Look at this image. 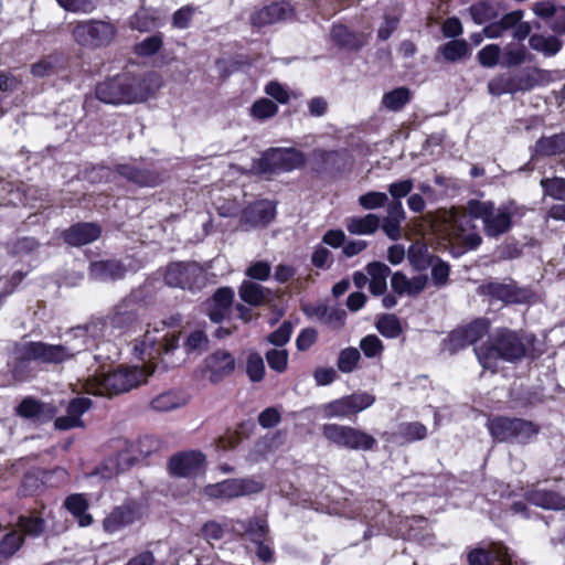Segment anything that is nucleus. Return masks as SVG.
Here are the masks:
<instances>
[{"label":"nucleus","mask_w":565,"mask_h":565,"mask_svg":"<svg viewBox=\"0 0 565 565\" xmlns=\"http://www.w3.org/2000/svg\"><path fill=\"white\" fill-rule=\"evenodd\" d=\"M361 359L359 349L350 347L345 348L339 353L337 366L342 373H351L355 370L358 362Z\"/></svg>","instance_id":"obj_47"},{"label":"nucleus","mask_w":565,"mask_h":565,"mask_svg":"<svg viewBox=\"0 0 565 565\" xmlns=\"http://www.w3.org/2000/svg\"><path fill=\"white\" fill-rule=\"evenodd\" d=\"M263 489L264 484L254 478H236L209 484L204 488V493L210 498L233 499L258 493Z\"/></svg>","instance_id":"obj_15"},{"label":"nucleus","mask_w":565,"mask_h":565,"mask_svg":"<svg viewBox=\"0 0 565 565\" xmlns=\"http://www.w3.org/2000/svg\"><path fill=\"white\" fill-rule=\"evenodd\" d=\"M141 306L134 297L121 300L114 309L109 318L111 328L118 330L119 333H127L135 330L139 322V309Z\"/></svg>","instance_id":"obj_18"},{"label":"nucleus","mask_w":565,"mask_h":565,"mask_svg":"<svg viewBox=\"0 0 565 565\" xmlns=\"http://www.w3.org/2000/svg\"><path fill=\"white\" fill-rule=\"evenodd\" d=\"M270 264L264 260L250 264L245 271L247 277L256 280H267L270 276Z\"/></svg>","instance_id":"obj_63"},{"label":"nucleus","mask_w":565,"mask_h":565,"mask_svg":"<svg viewBox=\"0 0 565 565\" xmlns=\"http://www.w3.org/2000/svg\"><path fill=\"white\" fill-rule=\"evenodd\" d=\"M321 431L329 443L345 449L369 451L376 445L373 436L351 426L324 424Z\"/></svg>","instance_id":"obj_9"},{"label":"nucleus","mask_w":565,"mask_h":565,"mask_svg":"<svg viewBox=\"0 0 565 565\" xmlns=\"http://www.w3.org/2000/svg\"><path fill=\"white\" fill-rule=\"evenodd\" d=\"M179 338L174 334L171 337H164V342L156 344V339L150 335L148 330L145 334V339L140 344L135 345V350L139 352L142 359H154L157 355H168L174 349L178 348Z\"/></svg>","instance_id":"obj_22"},{"label":"nucleus","mask_w":565,"mask_h":565,"mask_svg":"<svg viewBox=\"0 0 565 565\" xmlns=\"http://www.w3.org/2000/svg\"><path fill=\"white\" fill-rule=\"evenodd\" d=\"M408 259L417 268H425L428 265V250L423 244H413L408 249Z\"/></svg>","instance_id":"obj_60"},{"label":"nucleus","mask_w":565,"mask_h":565,"mask_svg":"<svg viewBox=\"0 0 565 565\" xmlns=\"http://www.w3.org/2000/svg\"><path fill=\"white\" fill-rule=\"evenodd\" d=\"M209 339L206 334L201 330L191 332L184 343L185 351L188 353L196 352L201 353L206 350Z\"/></svg>","instance_id":"obj_59"},{"label":"nucleus","mask_w":565,"mask_h":565,"mask_svg":"<svg viewBox=\"0 0 565 565\" xmlns=\"http://www.w3.org/2000/svg\"><path fill=\"white\" fill-rule=\"evenodd\" d=\"M347 399L349 403L351 415L369 408L375 402V397L365 392L348 395Z\"/></svg>","instance_id":"obj_51"},{"label":"nucleus","mask_w":565,"mask_h":565,"mask_svg":"<svg viewBox=\"0 0 565 565\" xmlns=\"http://www.w3.org/2000/svg\"><path fill=\"white\" fill-rule=\"evenodd\" d=\"M533 58L526 46L522 43H508L503 47V62L504 66H518L525 62H531Z\"/></svg>","instance_id":"obj_39"},{"label":"nucleus","mask_w":565,"mask_h":565,"mask_svg":"<svg viewBox=\"0 0 565 565\" xmlns=\"http://www.w3.org/2000/svg\"><path fill=\"white\" fill-rule=\"evenodd\" d=\"M479 292L503 302L518 301V294L513 285L491 281L479 287Z\"/></svg>","instance_id":"obj_37"},{"label":"nucleus","mask_w":565,"mask_h":565,"mask_svg":"<svg viewBox=\"0 0 565 565\" xmlns=\"http://www.w3.org/2000/svg\"><path fill=\"white\" fill-rule=\"evenodd\" d=\"M196 12V8L193 6H184L177 10L172 17V25L177 29H186Z\"/></svg>","instance_id":"obj_61"},{"label":"nucleus","mask_w":565,"mask_h":565,"mask_svg":"<svg viewBox=\"0 0 565 565\" xmlns=\"http://www.w3.org/2000/svg\"><path fill=\"white\" fill-rule=\"evenodd\" d=\"M241 299L250 305V306H259L266 301L270 291L250 280H244L238 290Z\"/></svg>","instance_id":"obj_38"},{"label":"nucleus","mask_w":565,"mask_h":565,"mask_svg":"<svg viewBox=\"0 0 565 565\" xmlns=\"http://www.w3.org/2000/svg\"><path fill=\"white\" fill-rule=\"evenodd\" d=\"M523 15L522 10L505 13L499 21L488 24L483 29V34L488 39H498L510 31L513 40L522 42L529 38L532 31L531 24L522 21Z\"/></svg>","instance_id":"obj_13"},{"label":"nucleus","mask_w":565,"mask_h":565,"mask_svg":"<svg viewBox=\"0 0 565 565\" xmlns=\"http://www.w3.org/2000/svg\"><path fill=\"white\" fill-rule=\"evenodd\" d=\"M138 454L137 445L128 440H119L116 452L104 460L98 473L104 479H111L126 472L138 460Z\"/></svg>","instance_id":"obj_14"},{"label":"nucleus","mask_w":565,"mask_h":565,"mask_svg":"<svg viewBox=\"0 0 565 565\" xmlns=\"http://www.w3.org/2000/svg\"><path fill=\"white\" fill-rule=\"evenodd\" d=\"M541 186L545 195L555 200H565V179L545 178L541 180Z\"/></svg>","instance_id":"obj_49"},{"label":"nucleus","mask_w":565,"mask_h":565,"mask_svg":"<svg viewBox=\"0 0 565 565\" xmlns=\"http://www.w3.org/2000/svg\"><path fill=\"white\" fill-rule=\"evenodd\" d=\"M64 507L77 519L79 526H89L93 523L92 514L87 513L89 507L88 500L82 493L68 495L64 501Z\"/></svg>","instance_id":"obj_34"},{"label":"nucleus","mask_w":565,"mask_h":565,"mask_svg":"<svg viewBox=\"0 0 565 565\" xmlns=\"http://www.w3.org/2000/svg\"><path fill=\"white\" fill-rule=\"evenodd\" d=\"M90 406L92 401L87 397L74 398L67 406V414L55 419V428L60 430H67L75 427H82L83 420L81 417L90 408Z\"/></svg>","instance_id":"obj_20"},{"label":"nucleus","mask_w":565,"mask_h":565,"mask_svg":"<svg viewBox=\"0 0 565 565\" xmlns=\"http://www.w3.org/2000/svg\"><path fill=\"white\" fill-rule=\"evenodd\" d=\"M525 499L533 505L545 510H565V497L558 492L530 488L525 491Z\"/></svg>","instance_id":"obj_24"},{"label":"nucleus","mask_w":565,"mask_h":565,"mask_svg":"<svg viewBox=\"0 0 565 565\" xmlns=\"http://www.w3.org/2000/svg\"><path fill=\"white\" fill-rule=\"evenodd\" d=\"M470 14L477 24H483L491 20L495 12L494 9L486 1H480L470 7Z\"/></svg>","instance_id":"obj_58"},{"label":"nucleus","mask_w":565,"mask_h":565,"mask_svg":"<svg viewBox=\"0 0 565 565\" xmlns=\"http://www.w3.org/2000/svg\"><path fill=\"white\" fill-rule=\"evenodd\" d=\"M475 217L467 213H455L451 215V224L449 228L450 253L455 257H460L469 250L477 249L482 237L477 225L473 223Z\"/></svg>","instance_id":"obj_7"},{"label":"nucleus","mask_w":565,"mask_h":565,"mask_svg":"<svg viewBox=\"0 0 565 565\" xmlns=\"http://www.w3.org/2000/svg\"><path fill=\"white\" fill-rule=\"evenodd\" d=\"M73 40L83 47L98 49L108 45L115 38V26L103 20L78 21L72 28Z\"/></svg>","instance_id":"obj_10"},{"label":"nucleus","mask_w":565,"mask_h":565,"mask_svg":"<svg viewBox=\"0 0 565 565\" xmlns=\"http://www.w3.org/2000/svg\"><path fill=\"white\" fill-rule=\"evenodd\" d=\"M331 36L337 44L349 50H358L362 46V42L344 25H334Z\"/></svg>","instance_id":"obj_44"},{"label":"nucleus","mask_w":565,"mask_h":565,"mask_svg":"<svg viewBox=\"0 0 565 565\" xmlns=\"http://www.w3.org/2000/svg\"><path fill=\"white\" fill-rule=\"evenodd\" d=\"M466 210L476 220H481L488 237L498 238L510 231L514 217H522L525 207L509 201L495 206L492 201L469 200Z\"/></svg>","instance_id":"obj_3"},{"label":"nucleus","mask_w":565,"mask_h":565,"mask_svg":"<svg viewBox=\"0 0 565 565\" xmlns=\"http://www.w3.org/2000/svg\"><path fill=\"white\" fill-rule=\"evenodd\" d=\"M185 404V398L175 392H164L151 401V407L158 412H169Z\"/></svg>","instance_id":"obj_42"},{"label":"nucleus","mask_w":565,"mask_h":565,"mask_svg":"<svg viewBox=\"0 0 565 565\" xmlns=\"http://www.w3.org/2000/svg\"><path fill=\"white\" fill-rule=\"evenodd\" d=\"M291 332H292L291 323L288 321H284L281 323V326L276 331H274L273 333H270L268 335L267 340L269 343H271L274 345L282 347L289 341V339L291 337Z\"/></svg>","instance_id":"obj_64"},{"label":"nucleus","mask_w":565,"mask_h":565,"mask_svg":"<svg viewBox=\"0 0 565 565\" xmlns=\"http://www.w3.org/2000/svg\"><path fill=\"white\" fill-rule=\"evenodd\" d=\"M388 198L386 193L370 191L359 198V204L365 210H375L385 206Z\"/></svg>","instance_id":"obj_55"},{"label":"nucleus","mask_w":565,"mask_h":565,"mask_svg":"<svg viewBox=\"0 0 565 565\" xmlns=\"http://www.w3.org/2000/svg\"><path fill=\"white\" fill-rule=\"evenodd\" d=\"M529 340L515 331L499 329L489 340L475 348V353L483 369L495 371L498 361L516 362L526 354Z\"/></svg>","instance_id":"obj_2"},{"label":"nucleus","mask_w":565,"mask_h":565,"mask_svg":"<svg viewBox=\"0 0 565 565\" xmlns=\"http://www.w3.org/2000/svg\"><path fill=\"white\" fill-rule=\"evenodd\" d=\"M116 172L139 186H157L162 182V178L158 172L139 169L128 163L116 166Z\"/></svg>","instance_id":"obj_26"},{"label":"nucleus","mask_w":565,"mask_h":565,"mask_svg":"<svg viewBox=\"0 0 565 565\" xmlns=\"http://www.w3.org/2000/svg\"><path fill=\"white\" fill-rule=\"evenodd\" d=\"M150 93L149 78L130 73L107 78L96 86V97L109 105L141 103L150 96Z\"/></svg>","instance_id":"obj_4"},{"label":"nucleus","mask_w":565,"mask_h":565,"mask_svg":"<svg viewBox=\"0 0 565 565\" xmlns=\"http://www.w3.org/2000/svg\"><path fill=\"white\" fill-rule=\"evenodd\" d=\"M530 47L546 57L555 56L563 47V42L555 35L532 34L529 35Z\"/></svg>","instance_id":"obj_35"},{"label":"nucleus","mask_w":565,"mask_h":565,"mask_svg":"<svg viewBox=\"0 0 565 565\" xmlns=\"http://www.w3.org/2000/svg\"><path fill=\"white\" fill-rule=\"evenodd\" d=\"M360 348L366 358L380 356L384 350L383 342L375 335L369 334L361 339Z\"/></svg>","instance_id":"obj_57"},{"label":"nucleus","mask_w":565,"mask_h":565,"mask_svg":"<svg viewBox=\"0 0 565 565\" xmlns=\"http://www.w3.org/2000/svg\"><path fill=\"white\" fill-rule=\"evenodd\" d=\"M206 367L210 381L218 383L234 371L235 360L231 353L218 350L207 358Z\"/></svg>","instance_id":"obj_25"},{"label":"nucleus","mask_w":565,"mask_h":565,"mask_svg":"<svg viewBox=\"0 0 565 565\" xmlns=\"http://www.w3.org/2000/svg\"><path fill=\"white\" fill-rule=\"evenodd\" d=\"M246 374L254 382H260L265 375L263 356L257 352H249L246 358Z\"/></svg>","instance_id":"obj_46"},{"label":"nucleus","mask_w":565,"mask_h":565,"mask_svg":"<svg viewBox=\"0 0 565 565\" xmlns=\"http://www.w3.org/2000/svg\"><path fill=\"white\" fill-rule=\"evenodd\" d=\"M470 565H512L508 548L494 545L492 548L475 550L468 555Z\"/></svg>","instance_id":"obj_28"},{"label":"nucleus","mask_w":565,"mask_h":565,"mask_svg":"<svg viewBox=\"0 0 565 565\" xmlns=\"http://www.w3.org/2000/svg\"><path fill=\"white\" fill-rule=\"evenodd\" d=\"M232 530L238 535L247 536L252 542H265L267 537V523L260 519L237 520L233 523Z\"/></svg>","instance_id":"obj_31"},{"label":"nucleus","mask_w":565,"mask_h":565,"mask_svg":"<svg viewBox=\"0 0 565 565\" xmlns=\"http://www.w3.org/2000/svg\"><path fill=\"white\" fill-rule=\"evenodd\" d=\"M367 274L371 277L370 291L375 296H381L386 291V279L391 274L387 265L380 262H374L367 265Z\"/></svg>","instance_id":"obj_36"},{"label":"nucleus","mask_w":565,"mask_h":565,"mask_svg":"<svg viewBox=\"0 0 565 565\" xmlns=\"http://www.w3.org/2000/svg\"><path fill=\"white\" fill-rule=\"evenodd\" d=\"M305 162L303 153L295 148H271L262 154L255 168L259 173L278 174L301 168Z\"/></svg>","instance_id":"obj_11"},{"label":"nucleus","mask_w":565,"mask_h":565,"mask_svg":"<svg viewBox=\"0 0 565 565\" xmlns=\"http://www.w3.org/2000/svg\"><path fill=\"white\" fill-rule=\"evenodd\" d=\"M376 329L388 339H395L402 333L401 321L395 315L381 316L376 321Z\"/></svg>","instance_id":"obj_43"},{"label":"nucleus","mask_w":565,"mask_h":565,"mask_svg":"<svg viewBox=\"0 0 565 565\" xmlns=\"http://www.w3.org/2000/svg\"><path fill=\"white\" fill-rule=\"evenodd\" d=\"M411 100V90L407 87H397L383 95L382 106L390 111H398Z\"/></svg>","instance_id":"obj_41"},{"label":"nucleus","mask_w":565,"mask_h":565,"mask_svg":"<svg viewBox=\"0 0 565 565\" xmlns=\"http://www.w3.org/2000/svg\"><path fill=\"white\" fill-rule=\"evenodd\" d=\"M205 457L200 451H184L170 459V470L178 477H190L200 471Z\"/></svg>","instance_id":"obj_19"},{"label":"nucleus","mask_w":565,"mask_h":565,"mask_svg":"<svg viewBox=\"0 0 565 565\" xmlns=\"http://www.w3.org/2000/svg\"><path fill=\"white\" fill-rule=\"evenodd\" d=\"M126 267L119 260H99L90 264L89 275L99 281H113L125 277Z\"/></svg>","instance_id":"obj_29"},{"label":"nucleus","mask_w":565,"mask_h":565,"mask_svg":"<svg viewBox=\"0 0 565 565\" xmlns=\"http://www.w3.org/2000/svg\"><path fill=\"white\" fill-rule=\"evenodd\" d=\"M234 299V291L230 287L218 288L209 301L207 315L210 319L218 323L230 312Z\"/></svg>","instance_id":"obj_27"},{"label":"nucleus","mask_w":565,"mask_h":565,"mask_svg":"<svg viewBox=\"0 0 565 565\" xmlns=\"http://www.w3.org/2000/svg\"><path fill=\"white\" fill-rule=\"evenodd\" d=\"M550 74L539 67H524L514 74H499L488 83V92L492 96L530 92L547 83Z\"/></svg>","instance_id":"obj_6"},{"label":"nucleus","mask_w":565,"mask_h":565,"mask_svg":"<svg viewBox=\"0 0 565 565\" xmlns=\"http://www.w3.org/2000/svg\"><path fill=\"white\" fill-rule=\"evenodd\" d=\"M289 12L287 3H271L250 14V24L256 28H263L281 20H285Z\"/></svg>","instance_id":"obj_30"},{"label":"nucleus","mask_w":565,"mask_h":565,"mask_svg":"<svg viewBox=\"0 0 565 565\" xmlns=\"http://www.w3.org/2000/svg\"><path fill=\"white\" fill-rule=\"evenodd\" d=\"M278 111V106L268 98H260L250 107V115L258 119V120H265L273 116H275Z\"/></svg>","instance_id":"obj_50"},{"label":"nucleus","mask_w":565,"mask_h":565,"mask_svg":"<svg viewBox=\"0 0 565 565\" xmlns=\"http://www.w3.org/2000/svg\"><path fill=\"white\" fill-rule=\"evenodd\" d=\"M97 369L89 375L85 388L87 393L100 396H110L128 392L141 383L153 373V369H142L138 366H120L113 372L97 373Z\"/></svg>","instance_id":"obj_5"},{"label":"nucleus","mask_w":565,"mask_h":565,"mask_svg":"<svg viewBox=\"0 0 565 565\" xmlns=\"http://www.w3.org/2000/svg\"><path fill=\"white\" fill-rule=\"evenodd\" d=\"M345 227L353 235H372L380 227V217L370 213L364 216H351L345 220Z\"/></svg>","instance_id":"obj_33"},{"label":"nucleus","mask_w":565,"mask_h":565,"mask_svg":"<svg viewBox=\"0 0 565 565\" xmlns=\"http://www.w3.org/2000/svg\"><path fill=\"white\" fill-rule=\"evenodd\" d=\"M266 360L271 370L282 373L288 365V352L285 349H271L266 352Z\"/></svg>","instance_id":"obj_52"},{"label":"nucleus","mask_w":565,"mask_h":565,"mask_svg":"<svg viewBox=\"0 0 565 565\" xmlns=\"http://www.w3.org/2000/svg\"><path fill=\"white\" fill-rule=\"evenodd\" d=\"M99 331L98 323L78 326L71 329L63 343L53 344L43 341H23L15 344L14 356L20 362L58 365L75 359L88 350L92 340Z\"/></svg>","instance_id":"obj_1"},{"label":"nucleus","mask_w":565,"mask_h":565,"mask_svg":"<svg viewBox=\"0 0 565 565\" xmlns=\"http://www.w3.org/2000/svg\"><path fill=\"white\" fill-rule=\"evenodd\" d=\"M414 188L412 179H404L388 184L387 191L393 200H402L411 194Z\"/></svg>","instance_id":"obj_62"},{"label":"nucleus","mask_w":565,"mask_h":565,"mask_svg":"<svg viewBox=\"0 0 565 565\" xmlns=\"http://www.w3.org/2000/svg\"><path fill=\"white\" fill-rule=\"evenodd\" d=\"M102 234V228L95 223H77L63 232L64 241L72 246H83L95 242Z\"/></svg>","instance_id":"obj_21"},{"label":"nucleus","mask_w":565,"mask_h":565,"mask_svg":"<svg viewBox=\"0 0 565 565\" xmlns=\"http://www.w3.org/2000/svg\"><path fill=\"white\" fill-rule=\"evenodd\" d=\"M440 52L446 61L456 62L468 55L469 46L466 40H451L440 47Z\"/></svg>","instance_id":"obj_45"},{"label":"nucleus","mask_w":565,"mask_h":565,"mask_svg":"<svg viewBox=\"0 0 565 565\" xmlns=\"http://www.w3.org/2000/svg\"><path fill=\"white\" fill-rule=\"evenodd\" d=\"M275 215V206L269 201H258L248 205L243 212V220L253 225H265Z\"/></svg>","instance_id":"obj_32"},{"label":"nucleus","mask_w":565,"mask_h":565,"mask_svg":"<svg viewBox=\"0 0 565 565\" xmlns=\"http://www.w3.org/2000/svg\"><path fill=\"white\" fill-rule=\"evenodd\" d=\"M491 436L499 443L526 444L539 433V427L526 419L498 416L489 420Z\"/></svg>","instance_id":"obj_8"},{"label":"nucleus","mask_w":565,"mask_h":565,"mask_svg":"<svg viewBox=\"0 0 565 565\" xmlns=\"http://www.w3.org/2000/svg\"><path fill=\"white\" fill-rule=\"evenodd\" d=\"M502 50L498 44H488L478 52V61L484 67H494Z\"/></svg>","instance_id":"obj_56"},{"label":"nucleus","mask_w":565,"mask_h":565,"mask_svg":"<svg viewBox=\"0 0 565 565\" xmlns=\"http://www.w3.org/2000/svg\"><path fill=\"white\" fill-rule=\"evenodd\" d=\"M321 411L326 418L333 417H348L351 415L349 403L347 396L332 401L330 403L323 404L321 406Z\"/></svg>","instance_id":"obj_48"},{"label":"nucleus","mask_w":565,"mask_h":565,"mask_svg":"<svg viewBox=\"0 0 565 565\" xmlns=\"http://www.w3.org/2000/svg\"><path fill=\"white\" fill-rule=\"evenodd\" d=\"M489 328V321L482 318L472 321L466 327L458 328L457 330L452 331L448 337L447 343L449 350L451 352H457L460 349L475 344L486 334H488Z\"/></svg>","instance_id":"obj_17"},{"label":"nucleus","mask_w":565,"mask_h":565,"mask_svg":"<svg viewBox=\"0 0 565 565\" xmlns=\"http://www.w3.org/2000/svg\"><path fill=\"white\" fill-rule=\"evenodd\" d=\"M398 434L406 441L424 439L427 435V428L420 423H405L399 426Z\"/></svg>","instance_id":"obj_53"},{"label":"nucleus","mask_w":565,"mask_h":565,"mask_svg":"<svg viewBox=\"0 0 565 565\" xmlns=\"http://www.w3.org/2000/svg\"><path fill=\"white\" fill-rule=\"evenodd\" d=\"M142 518V507L135 500H128L115 507L102 522L103 531L114 535L132 525Z\"/></svg>","instance_id":"obj_16"},{"label":"nucleus","mask_w":565,"mask_h":565,"mask_svg":"<svg viewBox=\"0 0 565 565\" xmlns=\"http://www.w3.org/2000/svg\"><path fill=\"white\" fill-rule=\"evenodd\" d=\"M20 529L29 535L39 536L45 529L44 520L38 515L20 516Z\"/></svg>","instance_id":"obj_54"},{"label":"nucleus","mask_w":565,"mask_h":565,"mask_svg":"<svg viewBox=\"0 0 565 565\" xmlns=\"http://www.w3.org/2000/svg\"><path fill=\"white\" fill-rule=\"evenodd\" d=\"M203 268L194 262H178L168 266L164 281L168 286L181 289H200L205 285Z\"/></svg>","instance_id":"obj_12"},{"label":"nucleus","mask_w":565,"mask_h":565,"mask_svg":"<svg viewBox=\"0 0 565 565\" xmlns=\"http://www.w3.org/2000/svg\"><path fill=\"white\" fill-rule=\"evenodd\" d=\"M535 152L540 156L565 153V132L540 138L535 145Z\"/></svg>","instance_id":"obj_40"},{"label":"nucleus","mask_w":565,"mask_h":565,"mask_svg":"<svg viewBox=\"0 0 565 565\" xmlns=\"http://www.w3.org/2000/svg\"><path fill=\"white\" fill-rule=\"evenodd\" d=\"M17 413L23 418L32 419L36 423H46L55 416L56 409L50 404L26 397L17 407Z\"/></svg>","instance_id":"obj_23"}]
</instances>
